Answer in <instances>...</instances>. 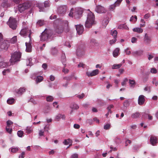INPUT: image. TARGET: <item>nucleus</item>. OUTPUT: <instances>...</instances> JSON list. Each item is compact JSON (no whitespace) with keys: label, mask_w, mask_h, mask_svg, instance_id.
I'll return each instance as SVG.
<instances>
[{"label":"nucleus","mask_w":158,"mask_h":158,"mask_svg":"<svg viewBox=\"0 0 158 158\" xmlns=\"http://www.w3.org/2000/svg\"><path fill=\"white\" fill-rule=\"evenodd\" d=\"M53 34V31L50 29H45L40 35V40L42 41L49 42V39Z\"/></svg>","instance_id":"obj_1"},{"label":"nucleus","mask_w":158,"mask_h":158,"mask_svg":"<svg viewBox=\"0 0 158 158\" xmlns=\"http://www.w3.org/2000/svg\"><path fill=\"white\" fill-rule=\"evenodd\" d=\"M21 54L19 52H15L11 54V58L10 60V63L13 64L19 61Z\"/></svg>","instance_id":"obj_2"},{"label":"nucleus","mask_w":158,"mask_h":158,"mask_svg":"<svg viewBox=\"0 0 158 158\" xmlns=\"http://www.w3.org/2000/svg\"><path fill=\"white\" fill-rule=\"evenodd\" d=\"M3 40V36L2 34L0 33V47L2 50H6L10 45L8 41L5 40L1 43Z\"/></svg>","instance_id":"obj_3"},{"label":"nucleus","mask_w":158,"mask_h":158,"mask_svg":"<svg viewBox=\"0 0 158 158\" xmlns=\"http://www.w3.org/2000/svg\"><path fill=\"white\" fill-rule=\"evenodd\" d=\"M7 24L13 30L15 29L17 27V21L15 18L10 17Z\"/></svg>","instance_id":"obj_4"},{"label":"nucleus","mask_w":158,"mask_h":158,"mask_svg":"<svg viewBox=\"0 0 158 158\" xmlns=\"http://www.w3.org/2000/svg\"><path fill=\"white\" fill-rule=\"evenodd\" d=\"M31 33L32 32L31 29H28L27 27H25L21 30L20 34L23 36H25L28 34V37L29 38L30 41L31 38Z\"/></svg>","instance_id":"obj_5"},{"label":"nucleus","mask_w":158,"mask_h":158,"mask_svg":"<svg viewBox=\"0 0 158 158\" xmlns=\"http://www.w3.org/2000/svg\"><path fill=\"white\" fill-rule=\"evenodd\" d=\"M31 4L29 3H24L22 4L19 5L18 6V10L20 12L24 11L30 7Z\"/></svg>","instance_id":"obj_6"},{"label":"nucleus","mask_w":158,"mask_h":158,"mask_svg":"<svg viewBox=\"0 0 158 158\" xmlns=\"http://www.w3.org/2000/svg\"><path fill=\"white\" fill-rule=\"evenodd\" d=\"M83 10L81 8H77L75 9L74 13L73 16L75 19L80 18L82 16Z\"/></svg>","instance_id":"obj_7"},{"label":"nucleus","mask_w":158,"mask_h":158,"mask_svg":"<svg viewBox=\"0 0 158 158\" xmlns=\"http://www.w3.org/2000/svg\"><path fill=\"white\" fill-rule=\"evenodd\" d=\"M89 28L92 25L96 24V22L95 20V17L93 13L89 10Z\"/></svg>","instance_id":"obj_8"},{"label":"nucleus","mask_w":158,"mask_h":158,"mask_svg":"<svg viewBox=\"0 0 158 158\" xmlns=\"http://www.w3.org/2000/svg\"><path fill=\"white\" fill-rule=\"evenodd\" d=\"M77 33L79 35H81L83 32L84 28L83 26L81 25H75Z\"/></svg>","instance_id":"obj_9"},{"label":"nucleus","mask_w":158,"mask_h":158,"mask_svg":"<svg viewBox=\"0 0 158 158\" xmlns=\"http://www.w3.org/2000/svg\"><path fill=\"white\" fill-rule=\"evenodd\" d=\"M66 10V8L65 6H60L58 9V13L60 15H63L65 13Z\"/></svg>","instance_id":"obj_10"},{"label":"nucleus","mask_w":158,"mask_h":158,"mask_svg":"<svg viewBox=\"0 0 158 158\" xmlns=\"http://www.w3.org/2000/svg\"><path fill=\"white\" fill-rule=\"evenodd\" d=\"M95 10V11L98 13H105L106 12V10L104 8L101 6H97Z\"/></svg>","instance_id":"obj_11"},{"label":"nucleus","mask_w":158,"mask_h":158,"mask_svg":"<svg viewBox=\"0 0 158 158\" xmlns=\"http://www.w3.org/2000/svg\"><path fill=\"white\" fill-rule=\"evenodd\" d=\"M145 101V97L143 95H140L138 98V103L140 105L144 104Z\"/></svg>","instance_id":"obj_12"},{"label":"nucleus","mask_w":158,"mask_h":158,"mask_svg":"<svg viewBox=\"0 0 158 158\" xmlns=\"http://www.w3.org/2000/svg\"><path fill=\"white\" fill-rule=\"evenodd\" d=\"M150 140L151 144L153 146L156 145L157 143L156 137L153 135L151 136Z\"/></svg>","instance_id":"obj_13"},{"label":"nucleus","mask_w":158,"mask_h":158,"mask_svg":"<svg viewBox=\"0 0 158 158\" xmlns=\"http://www.w3.org/2000/svg\"><path fill=\"white\" fill-rule=\"evenodd\" d=\"M31 39L29 41L28 43L26 42L25 43L26 48V51L28 52H30L31 51L32 46L31 45Z\"/></svg>","instance_id":"obj_14"},{"label":"nucleus","mask_w":158,"mask_h":158,"mask_svg":"<svg viewBox=\"0 0 158 158\" xmlns=\"http://www.w3.org/2000/svg\"><path fill=\"white\" fill-rule=\"evenodd\" d=\"M10 4L8 0H3L2 3V6L5 8H7L10 6Z\"/></svg>","instance_id":"obj_15"},{"label":"nucleus","mask_w":158,"mask_h":158,"mask_svg":"<svg viewBox=\"0 0 158 158\" xmlns=\"http://www.w3.org/2000/svg\"><path fill=\"white\" fill-rule=\"evenodd\" d=\"M144 42L146 44H149L151 42V39L147 33L145 34L144 39Z\"/></svg>","instance_id":"obj_16"},{"label":"nucleus","mask_w":158,"mask_h":158,"mask_svg":"<svg viewBox=\"0 0 158 158\" xmlns=\"http://www.w3.org/2000/svg\"><path fill=\"white\" fill-rule=\"evenodd\" d=\"M61 61L62 64L64 65L65 66H66V59L65 54L64 53H62L61 54Z\"/></svg>","instance_id":"obj_17"},{"label":"nucleus","mask_w":158,"mask_h":158,"mask_svg":"<svg viewBox=\"0 0 158 158\" xmlns=\"http://www.w3.org/2000/svg\"><path fill=\"white\" fill-rule=\"evenodd\" d=\"M143 51L142 50H139L133 52L132 55L135 56H140L143 55Z\"/></svg>","instance_id":"obj_18"},{"label":"nucleus","mask_w":158,"mask_h":158,"mask_svg":"<svg viewBox=\"0 0 158 158\" xmlns=\"http://www.w3.org/2000/svg\"><path fill=\"white\" fill-rule=\"evenodd\" d=\"M25 91V89L24 88H20L19 89L15 90V92L17 94L21 95Z\"/></svg>","instance_id":"obj_19"},{"label":"nucleus","mask_w":158,"mask_h":158,"mask_svg":"<svg viewBox=\"0 0 158 158\" xmlns=\"http://www.w3.org/2000/svg\"><path fill=\"white\" fill-rule=\"evenodd\" d=\"M141 114L139 112H136L135 113H133L131 115V117L133 118H136L140 117Z\"/></svg>","instance_id":"obj_20"},{"label":"nucleus","mask_w":158,"mask_h":158,"mask_svg":"<svg viewBox=\"0 0 158 158\" xmlns=\"http://www.w3.org/2000/svg\"><path fill=\"white\" fill-rule=\"evenodd\" d=\"M9 65V63L5 61L0 62V68H1L6 67Z\"/></svg>","instance_id":"obj_21"},{"label":"nucleus","mask_w":158,"mask_h":158,"mask_svg":"<svg viewBox=\"0 0 158 158\" xmlns=\"http://www.w3.org/2000/svg\"><path fill=\"white\" fill-rule=\"evenodd\" d=\"M119 50L118 48H117L114 50L113 53V56L114 57H116L118 55Z\"/></svg>","instance_id":"obj_22"},{"label":"nucleus","mask_w":158,"mask_h":158,"mask_svg":"<svg viewBox=\"0 0 158 158\" xmlns=\"http://www.w3.org/2000/svg\"><path fill=\"white\" fill-rule=\"evenodd\" d=\"M72 141L70 139H65L63 142V143L65 145H67L69 143H71V144H69V146H70L72 145Z\"/></svg>","instance_id":"obj_23"},{"label":"nucleus","mask_w":158,"mask_h":158,"mask_svg":"<svg viewBox=\"0 0 158 158\" xmlns=\"http://www.w3.org/2000/svg\"><path fill=\"white\" fill-rule=\"evenodd\" d=\"M56 118L57 121H59V119L61 118H62L63 119L65 120V116L64 114L62 115L61 114H59L56 115Z\"/></svg>","instance_id":"obj_24"},{"label":"nucleus","mask_w":158,"mask_h":158,"mask_svg":"<svg viewBox=\"0 0 158 158\" xmlns=\"http://www.w3.org/2000/svg\"><path fill=\"white\" fill-rule=\"evenodd\" d=\"M63 31V29L62 27H58L55 30V31L58 34L62 33Z\"/></svg>","instance_id":"obj_25"},{"label":"nucleus","mask_w":158,"mask_h":158,"mask_svg":"<svg viewBox=\"0 0 158 158\" xmlns=\"http://www.w3.org/2000/svg\"><path fill=\"white\" fill-rule=\"evenodd\" d=\"M70 108L72 109L77 110L79 108V106L75 103H71Z\"/></svg>","instance_id":"obj_26"},{"label":"nucleus","mask_w":158,"mask_h":158,"mask_svg":"<svg viewBox=\"0 0 158 158\" xmlns=\"http://www.w3.org/2000/svg\"><path fill=\"white\" fill-rule=\"evenodd\" d=\"M99 73V70L98 69H96L93 70L91 73L89 74V76L92 77L97 75Z\"/></svg>","instance_id":"obj_27"},{"label":"nucleus","mask_w":158,"mask_h":158,"mask_svg":"<svg viewBox=\"0 0 158 158\" xmlns=\"http://www.w3.org/2000/svg\"><path fill=\"white\" fill-rule=\"evenodd\" d=\"M32 59L31 58H30L27 59V66L29 65L30 66H32L33 63L32 61Z\"/></svg>","instance_id":"obj_28"},{"label":"nucleus","mask_w":158,"mask_h":158,"mask_svg":"<svg viewBox=\"0 0 158 158\" xmlns=\"http://www.w3.org/2000/svg\"><path fill=\"white\" fill-rule=\"evenodd\" d=\"M133 31L134 32H137L138 33H141L143 32V29L140 28H135L133 29Z\"/></svg>","instance_id":"obj_29"},{"label":"nucleus","mask_w":158,"mask_h":158,"mask_svg":"<svg viewBox=\"0 0 158 158\" xmlns=\"http://www.w3.org/2000/svg\"><path fill=\"white\" fill-rule=\"evenodd\" d=\"M43 80V77L41 76H37L35 78V81L37 83L42 81Z\"/></svg>","instance_id":"obj_30"},{"label":"nucleus","mask_w":158,"mask_h":158,"mask_svg":"<svg viewBox=\"0 0 158 158\" xmlns=\"http://www.w3.org/2000/svg\"><path fill=\"white\" fill-rule=\"evenodd\" d=\"M109 23V21L107 19H104L102 22V24L103 26V27H105Z\"/></svg>","instance_id":"obj_31"},{"label":"nucleus","mask_w":158,"mask_h":158,"mask_svg":"<svg viewBox=\"0 0 158 158\" xmlns=\"http://www.w3.org/2000/svg\"><path fill=\"white\" fill-rule=\"evenodd\" d=\"M58 52L57 50L55 48H52L51 49V53L53 56H56Z\"/></svg>","instance_id":"obj_32"},{"label":"nucleus","mask_w":158,"mask_h":158,"mask_svg":"<svg viewBox=\"0 0 158 158\" xmlns=\"http://www.w3.org/2000/svg\"><path fill=\"white\" fill-rule=\"evenodd\" d=\"M122 64H114L112 66V69H117L120 68L122 66Z\"/></svg>","instance_id":"obj_33"},{"label":"nucleus","mask_w":158,"mask_h":158,"mask_svg":"<svg viewBox=\"0 0 158 158\" xmlns=\"http://www.w3.org/2000/svg\"><path fill=\"white\" fill-rule=\"evenodd\" d=\"M89 14H87V19L85 23V26L86 28H89Z\"/></svg>","instance_id":"obj_34"},{"label":"nucleus","mask_w":158,"mask_h":158,"mask_svg":"<svg viewBox=\"0 0 158 158\" xmlns=\"http://www.w3.org/2000/svg\"><path fill=\"white\" fill-rule=\"evenodd\" d=\"M18 136L19 137H22L23 136L24 132L21 130L18 131L17 133Z\"/></svg>","instance_id":"obj_35"},{"label":"nucleus","mask_w":158,"mask_h":158,"mask_svg":"<svg viewBox=\"0 0 158 158\" xmlns=\"http://www.w3.org/2000/svg\"><path fill=\"white\" fill-rule=\"evenodd\" d=\"M76 55L78 57H80L83 55L82 52L80 49H77L76 50Z\"/></svg>","instance_id":"obj_36"},{"label":"nucleus","mask_w":158,"mask_h":158,"mask_svg":"<svg viewBox=\"0 0 158 158\" xmlns=\"http://www.w3.org/2000/svg\"><path fill=\"white\" fill-rule=\"evenodd\" d=\"M11 152L13 153H16L19 150V148L18 147L11 148Z\"/></svg>","instance_id":"obj_37"},{"label":"nucleus","mask_w":158,"mask_h":158,"mask_svg":"<svg viewBox=\"0 0 158 158\" xmlns=\"http://www.w3.org/2000/svg\"><path fill=\"white\" fill-rule=\"evenodd\" d=\"M15 100V99L12 98L10 99H8L7 101V102L8 104H12L14 103Z\"/></svg>","instance_id":"obj_38"},{"label":"nucleus","mask_w":158,"mask_h":158,"mask_svg":"<svg viewBox=\"0 0 158 158\" xmlns=\"http://www.w3.org/2000/svg\"><path fill=\"white\" fill-rule=\"evenodd\" d=\"M117 33V31L115 30H114L112 32V31L111 32V34L114 36V38L116 39Z\"/></svg>","instance_id":"obj_39"},{"label":"nucleus","mask_w":158,"mask_h":158,"mask_svg":"<svg viewBox=\"0 0 158 158\" xmlns=\"http://www.w3.org/2000/svg\"><path fill=\"white\" fill-rule=\"evenodd\" d=\"M26 132L28 134L31 133L32 131L31 127H27L26 128Z\"/></svg>","instance_id":"obj_40"},{"label":"nucleus","mask_w":158,"mask_h":158,"mask_svg":"<svg viewBox=\"0 0 158 158\" xmlns=\"http://www.w3.org/2000/svg\"><path fill=\"white\" fill-rule=\"evenodd\" d=\"M117 4V3H116L115 2L114 4L111 5L110 7V10H113L116 6Z\"/></svg>","instance_id":"obj_41"},{"label":"nucleus","mask_w":158,"mask_h":158,"mask_svg":"<svg viewBox=\"0 0 158 158\" xmlns=\"http://www.w3.org/2000/svg\"><path fill=\"white\" fill-rule=\"evenodd\" d=\"M10 72V70L9 69H5L2 71V73L3 75H6V73H9Z\"/></svg>","instance_id":"obj_42"},{"label":"nucleus","mask_w":158,"mask_h":158,"mask_svg":"<svg viewBox=\"0 0 158 158\" xmlns=\"http://www.w3.org/2000/svg\"><path fill=\"white\" fill-rule=\"evenodd\" d=\"M129 82L130 85H131V86L132 87L135 85V82L134 80H131L129 79Z\"/></svg>","instance_id":"obj_43"},{"label":"nucleus","mask_w":158,"mask_h":158,"mask_svg":"<svg viewBox=\"0 0 158 158\" xmlns=\"http://www.w3.org/2000/svg\"><path fill=\"white\" fill-rule=\"evenodd\" d=\"M53 99V97L51 96H48L46 98V100L48 102H52Z\"/></svg>","instance_id":"obj_44"},{"label":"nucleus","mask_w":158,"mask_h":158,"mask_svg":"<svg viewBox=\"0 0 158 158\" xmlns=\"http://www.w3.org/2000/svg\"><path fill=\"white\" fill-rule=\"evenodd\" d=\"M114 107V106L113 105H110L107 108L108 110V112L109 113H111L112 111L110 109L111 108H113Z\"/></svg>","instance_id":"obj_45"},{"label":"nucleus","mask_w":158,"mask_h":158,"mask_svg":"<svg viewBox=\"0 0 158 158\" xmlns=\"http://www.w3.org/2000/svg\"><path fill=\"white\" fill-rule=\"evenodd\" d=\"M129 101L128 100H125L123 103V105L124 106L127 107L129 106Z\"/></svg>","instance_id":"obj_46"},{"label":"nucleus","mask_w":158,"mask_h":158,"mask_svg":"<svg viewBox=\"0 0 158 158\" xmlns=\"http://www.w3.org/2000/svg\"><path fill=\"white\" fill-rule=\"evenodd\" d=\"M140 22L141 23L143 24L142 23L140 24V27H145V22L144 21V19H141Z\"/></svg>","instance_id":"obj_47"},{"label":"nucleus","mask_w":158,"mask_h":158,"mask_svg":"<svg viewBox=\"0 0 158 158\" xmlns=\"http://www.w3.org/2000/svg\"><path fill=\"white\" fill-rule=\"evenodd\" d=\"M118 28L119 29H126L127 28H128V27L125 24H122L120 25L118 27Z\"/></svg>","instance_id":"obj_48"},{"label":"nucleus","mask_w":158,"mask_h":158,"mask_svg":"<svg viewBox=\"0 0 158 158\" xmlns=\"http://www.w3.org/2000/svg\"><path fill=\"white\" fill-rule=\"evenodd\" d=\"M110 125L109 124H107L104 126V128L105 130H108L110 128Z\"/></svg>","instance_id":"obj_49"},{"label":"nucleus","mask_w":158,"mask_h":158,"mask_svg":"<svg viewBox=\"0 0 158 158\" xmlns=\"http://www.w3.org/2000/svg\"><path fill=\"white\" fill-rule=\"evenodd\" d=\"M39 7L40 9V11H45V9L43 6H42L40 5H39Z\"/></svg>","instance_id":"obj_50"},{"label":"nucleus","mask_w":158,"mask_h":158,"mask_svg":"<svg viewBox=\"0 0 158 158\" xmlns=\"http://www.w3.org/2000/svg\"><path fill=\"white\" fill-rule=\"evenodd\" d=\"M10 126L7 127L6 126V131L8 132L10 134H11L12 132V129L11 128L10 129Z\"/></svg>","instance_id":"obj_51"},{"label":"nucleus","mask_w":158,"mask_h":158,"mask_svg":"<svg viewBox=\"0 0 158 158\" xmlns=\"http://www.w3.org/2000/svg\"><path fill=\"white\" fill-rule=\"evenodd\" d=\"M72 76H70L69 77H65L64 78V79L67 81H69L72 80Z\"/></svg>","instance_id":"obj_52"},{"label":"nucleus","mask_w":158,"mask_h":158,"mask_svg":"<svg viewBox=\"0 0 158 158\" xmlns=\"http://www.w3.org/2000/svg\"><path fill=\"white\" fill-rule=\"evenodd\" d=\"M85 96V94L82 93L81 94L77 95H76V97L80 99H82Z\"/></svg>","instance_id":"obj_53"},{"label":"nucleus","mask_w":158,"mask_h":158,"mask_svg":"<svg viewBox=\"0 0 158 158\" xmlns=\"http://www.w3.org/2000/svg\"><path fill=\"white\" fill-rule=\"evenodd\" d=\"M85 65L82 63H80L78 65L77 67L78 68L82 67L83 68H85Z\"/></svg>","instance_id":"obj_54"},{"label":"nucleus","mask_w":158,"mask_h":158,"mask_svg":"<svg viewBox=\"0 0 158 158\" xmlns=\"http://www.w3.org/2000/svg\"><path fill=\"white\" fill-rule=\"evenodd\" d=\"M128 79L127 78H125L123 81L121 83V85L122 86H123L126 85V82L128 81Z\"/></svg>","instance_id":"obj_55"},{"label":"nucleus","mask_w":158,"mask_h":158,"mask_svg":"<svg viewBox=\"0 0 158 158\" xmlns=\"http://www.w3.org/2000/svg\"><path fill=\"white\" fill-rule=\"evenodd\" d=\"M44 5L45 7H47L49 6L50 4L48 1H46L44 2Z\"/></svg>","instance_id":"obj_56"},{"label":"nucleus","mask_w":158,"mask_h":158,"mask_svg":"<svg viewBox=\"0 0 158 158\" xmlns=\"http://www.w3.org/2000/svg\"><path fill=\"white\" fill-rule=\"evenodd\" d=\"M11 42L13 43H15L17 41V38L16 36L13 37L11 40Z\"/></svg>","instance_id":"obj_57"},{"label":"nucleus","mask_w":158,"mask_h":158,"mask_svg":"<svg viewBox=\"0 0 158 158\" xmlns=\"http://www.w3.org/2000/svg\"><path fill=\"white\" fill-rule=\"evenodd\" d=\"M152 82L153 84H155V85L156 86L158 85V81H156V79L155 78L153 79Z\"/></svg>","instance_id":"obj_58"},{"label":"nucleus","mask_w":158,"mask_h":158,"mask_svg":"<svg viewBox=\"0 0 158 158\" xmlns=\"http://www.w3.org/2000/svg\"><path fill=\"white\" fill-rule=\"evenodd\" d=\"M6 123L7 126L9 127L10 125L13 124V122L10 120H8L7 121Z\"/></svg>","instance_id":"obj_59"},{"label":"nucleus","mask_w":158,"mask_h":158,"mask_svg":"<svg viewBox=\"0 0 158 158\" xmlns=\"http://www.w3.org/2000/svg\"><path fill=\"white\" fill-rule=\"evenodd\" d=\"M37 23L40 26H41L43 25V22L41 20H39L37 22Z\"/></svg>","instance_id":"obj_60"},{"label":"nucleus","mask_w":158,"mask_h":158,"mask_svg":"<svg viewBox=\"0 0 158 158\" xmlns=\"http://www.w3.org/2000/svg\"><path fill=\"white\" fill-rule=\"evenodd\" d=\"M151 72L152 73H157V70L155 68H152L151 70Z\"/></svg>","instance_id":"obj_61"},{"label":"nucleus","mask_w":158,"mask_h":158,"mask_svg":"<svg viewBox=\"0 0 158 158\" xmlns=\"http://www.w3.org/2000/svg\"><path fill=\"white\" fill-rule=\"evenodd\" d=\"M116 41V38H114L113 39H112V40H111L110 41V44L112 45L113 44L115 43Z\"/></svg>","instance_id":"obj_62"},{"label":"nucleus","mask_w":158,"mask_h":158,"mask_svg":"<svg viewBox=\"0 0 158 158\" xmlns=\"http://www.w3.org/2000/svg\"><path fill=\"white\" fill-rule=\"evenodd\" d=\"M150 17V15L148 13L146 14L144 16V18L145 19H148Z\"/></svg>","instance_id":"obj_63"},{"label":"nucleus","mask_w":158,"mask_h":158,"mask_svg":"<svg viewBox=\"0 0 158 158\" xmlns=\"http://www.w3.org/2000/svg\"><path fill=\"white\" fill-rule=\"evenodd\" d=\"M78 155L77 153H74L71 156V158H77Z\"/></svg>","instance_id":"obj_64"}]
</instances>
